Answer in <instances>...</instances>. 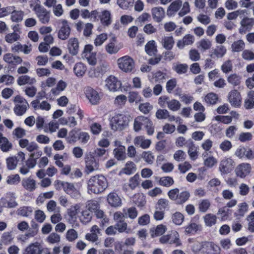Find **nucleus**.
Here are the masks:
<instances>
[{
	"label": "nucleus",
	"mask_w": 254,
	"mask_h": 254,
	"mask_svg": "<svg viewBox=\"0 0 254 254\" xmlns=\"http://www.w3.org/2000/svg\"><path fill=\"white\" fill-rule=\"evenodd\" d=\"M107 187V179L102 175L92 176L87 182V191L89 194L102 193Z\"/></svg>",
	"instance_id": "1"
},
{
	"label": "nucleus",
	"mask_w": 254,
	"mask_h": 254,
	"mask_svg": "<svg viewBox=\"0 0 254 254\" xmlns=\"http://www.w3.org/2000/svg\"><path fill=\"white\" fill-rule=\"evenodd\" d=\"M178 14L179 16L183 17L190 12V6L189 2L185 1L183 3L181 0H175L168 6L167 10V14L169 16H174L180 9Z\"/></svg>",
	"instance_id": "2"
},
{
	"label": "nucleus",
	"mask_w": 254,
	"mask_h": 254,
	"mask_svg": "<svg viewBox=\"0 0 254 254\" xmlns=\"http://www.w3.org/2000/svg\"><path fill=\"white\" fill-rule=\"evenodd\" d=\"M145 128L149 135H152L154 132V126L152 122L144 116H138L134 121L133 129L135 132Z\"/></svg>",
	"instance_id": "3"
},
{
	"label": "nucleus",
	"mask_w": 254,
	"mask_h": 254,
	"mask_svg": "<svg viewBox=\"0 0 254 254\" xmlns=\"http://www.w3.org/2000/svg\"><path fill=\"white\" fill-rule=\"evenodd\" d=\"M110 126L112 130L116 131L124 129L127 125L129 119L122 114H113L109 118Z\"/></svg>",
	"instance_id": "4"
},
{
	"label": "nucleus",
	"mask_w": 254,
	"mask_h": 254,
	"mask_svg": "<svg viewBox=\"0 0 254 254\" xmlns=\"http://www.w3.org/2000/svg\"><path fill=\"white\" fill-rule=\"evenodd\" d=\"M30 8L35 12L39 21L43 24H46L50 20V13L40 4L39 0H33L30 2Z\"/></svg>",
	"instance_id": "5"
},
{
	"label": "nucleus",
	"mask_w": 254,
	"mask_h": 254,
	"mask_svg": "<svg viewBox=\"0 0 254 254\" xmlns=\"http://www.w3.org/2000/svg\"><path fill=\"white\" fill-rule=\"evenodd\" d=\"M18 143L21 148H26L28 152H31L30 158L35 159L36 161L42 156V151L35 142L29 141L27 139H20Z\"/></svg>",
	"instance_id": "6"
},
{
	"label": "nucleus",
	"mask_w": 254,
	"mask_h": 254,
	"mask_svg": "<svg viewBox=\"0 0 254 254\" xmlns=\"http://www.w3.org/2000/svg\"><path fill=\"white\" fill-rule=\"evenodd\" d=\"M119 68L125 72H130L134 68L135 64L133 60L128 56H125L117 60Z\"/></svg>",
	"instance_id": "7"
},
{
	"label": "nucleus",
	"mask_w": 254,
	"mask_h": 254,
	"mask_svg": "<svg viewBox=\"0 0 254 254\" xmlns=\"http://www.w3.org/2000/svg\"><path fill=\"white\" fill-rule=\"evenodd\" d=\"M14 102L15 106L14 108V113L19 116L24 115L29 107V104L27 101L20 96H16Z\"/></svg>",
	"instance_id": "8"
},
{
	"label": "nucleus",
	"mask_w": 254,
	"mask_h": 254,
	"mask_svg": "<svg viewBox=\"0 0 254 254\" xmlns=\"http://www.w3.org/2000/svg\"><path fill=\"white\" fill-rule=\"evenodd\" d=\"M85 93L90 103L93 105L98 104L102 97L101 93L98 92L91 87L85 88Z\"/></svg>",
	"instance_id": "9"
},
{
	"label": "nucleus",
	"mask_w": 254,
	"mask_h": 254,
	"mask_svg": "<svg viewBox=\"0 0 254 254\" xmlns=\"http://www.w3.org/2000/svg\"><path fill=\"white\" fill-rule=\"evenodd\" d=\"M114 146L115 147L113 150L114 157L119 161L124 160L126 158L125 146L123 145L121 142L119 140L115 141Z\"/></svg>",
	"instance_id": "10"
},
{
	"label": "nucleus",
	"mask_w": 254,
	"mask_h": 254,
	"mask_svg": "<svg viewBox=\"0 0 254 254\" xmlns=\"http://www.w3.org/2000/svg\"><path fill=\"white\" fill-rule=\"evenodd\" d=\"M105 86L112 92L117 91L121 87V82L114 76L110 75L105 80Z\"/></svg>",
	"instance_id": "11"
},
{
	"label": "nucleus",
	"mask_w": 254,
	"mask_h": 254,
	"mask_svg": "<svg viewBox=\"0 0 254 254\" xmlns=\"http://www.w3.org/2000/svg\"><path fill=\"white\" fill-rule=\"evenodd\" d=\"M234 163V161L231 158H224L220 163L219 167V171L222 174L230 173L233 168Z\"/></svg>",
	"instance_id": "12"
},
{
	"label": "nucleus",
	"mask_w": 254,
	"mask_h": 254,
	"mask_svg": "<svg viewBox=\"0 0 254 254\" xmlns=\"http://www.w3.org/2000/svg\"><path fill=\"white\" fill-rule=\"evenodd\" d=\"M99 163L94 157H87L85 159V171L87 174H90L99 170Z\"/></svg>",
	"instance_id": "13"
},
{
	"label": "nucleus",
	"mask_w": 254,
	"mask_h": 254,
	"mask_svg": "<svg viewBox=\"0 0 254 254\" xmlns=\"http://www.w3.org/2000/svg\"><path fill=\"white\" fill-rule=\"evenodd\" d=\"M252 167L250 164L243 163L237 166L235 172L237 176L244 178L250 173Z\"/></svg>",
	"instance_id": "14"
},
{
	"label": "nucleus",
	"mask_w": 254,
	"mask_h": 254,
	"mask_svg": "<svg viewBox=\"0 0 254 254\" xmlns=\"http://www.w3.org/2000/svg\"><path fill=\"white\" fill-rule=\"evenodd\" d=\"M108 67L106 65L101 64L95 68H90L88 74L91 78H99L103 76L107 71Z\"/></svg>",
	"instance_id": "15"
},
{
	"label": "nucleus",
	"mask_w": 254,
	"mask_h": 254,
	"mask_svg": "<svg viewBox=\"0 0 254 254\" xmlns=\"http://www.w3.org/2000/svg\"><path fill=\"white\" fill-rule=\"evenodd\" d=\"M228 100L231 105L234 107H239L241 104L242 98L240 93L236 90L229 92Z\"/></svg>",
	"instance_id": "16"
},
{
	"label": "nucleus",
	"mask_w": 254,
	"mask_h": 254,
	"mask_svg": "<svg viewBox=\"0 0 254 254\" xmlns=\"http://www.w3.org/2000/svg\"><path fill=\"white\" fill-rule=\"evenodd\" d=\"M70 33V28L67 21L64 20H63L58 32L59 38L63 40H66L68 38Z\"/></svg>",
	"instance_id": "17"
},
{
	"label": "nucleus",
	"mask_w": 254,
	"mask_h": 254,
	"mask_svg": "<svg viewBox=\"0 0 254 254\" xmlns=\"http://www.w3.org/2000/svg\"><path fill=\"white\" fill-rule=\"evenodd\" d=\"M210 152H204L202 154L203 164L207 168H211L216 165L218 163L217 159L210 154Z\"/></svg>",
	"instance_id": "18"
},
{
	"label": "nucleus",
	"mask_w": 254,
	"mask_h": 254,
	"mask_svg": "<svg viewBox=\"0 0 254 254\" xmlns=\"http://www.w3.org/2000/svg\"><path fill=\"white\" fill-rule=\"evenodd\" d=\"M42 250L38 242L31 243L23 250L22 254H41Z\"/></svg>",
	"instance_id": "19"
},
{
	"label": "nucleus",
	"mask_w": 254,
	"mask_h": 254,
	"mask_svg": "<svg viewBox=\"0 0 254 254\" xmlns=\"http://www.w3.org/2000/svg\"><path fill=\"white\" fill-rule=\"evenodd\" d=\"M133 143L136 146L145 149L150 147L151 141L150 139L145 138L144 136L139 135L134 138Z\"/></svg>",
	"instance_id": "20"
},
{
	"label": "nucleus",
	"mask_w": 254,
	"mask_h": 254,
	"mask_svg": "<svg viewBox=\"0 0 254 254\" xmlns=\"http://www.w3.org/2000/svg\"><path fill=\"white\" fill-rule=\"evenodd\" d=\"M80 205L76 204L71 206L67 209V214L68 216V222L73 223L77 219V215L79 211Z\"/></svg>",
	"instance_id": "21"
},
{
	"label": "nucleus",
	"mask_w": 254,
	"mask_h": 254,
	"mask_svg": "<svg viewBox=\"0 0 254 254\" xmlns=\"http://www.w3.org/2000/svg\"><path fill=\"white\" fill-rule=\"evenodd\" d=\"M220 248L212 243L205 242L202 254H219Z\"/></svg>",
	"instance_id": "22"
},
{
	"label": "nucleus",
	"mask_w": 254,
	"mask_h": 254,
	"mask_svg": "<svg viewBox=\"0 0 254 254\" xmlns=\"http://www.w3.org/2000/svg\"><path fill=\"white\" fill-rule=\"evenodd\" d=\"M67 49L70 54L73 56L76 55L79 51V42L76 38H71L68 41Z\"/></svg>",
	"instance_id": "23"
},
{
	"label": "nucleus",
	"mask_w": 254,
	"mask_h": 254,
	"mask_svg": "<svg viewBox=\"0 0 254 254\" xmlns=\"http://www.w3.org/2000/svg\"><path fill=\"white\" fill-rule=\"evenodd\" d=\"M3 60L5 63L14 65L19 64L22 62V60L20 57L14 56L11 53L4 54Z\"/></svg>",
	"instance_id": "24"
},
{
	"label": "nucleus",
	"mask_w": 254,
	"mask_h": 254,
	"mask_svg": "<svg viewBox=\"0 0 254 254\" xmlns=\"http://www.w3.org/2000/svg\"><path fill=\"white\" fill-rule=\"evenodd\" d=\"M226 49L224 46H217L211 50L210 56L213 59L221 58L226 54Z\"/></svg>",
	"instance_id": "25"
},
{
	"label": "nucleus",
	"mask_w": 254,
	"mask_h": 254,
	"mask_svg": "<svg viewBox=\"0 0 254 254\" xmlns=\"http://www.w3.org/2000/svg\"><path fill=\"white\" fill-rule=\"evenodd\" d=\"M151 14L154 20L159 22L165 16V11L161 7H155L152 8Z\"/></svg>",
	"instance_id": "26"
},
{
	"label": "nucleus",
	"mask_w": 254,
	"mask_h": 254,
	"mask_svg": "<svg viewBox=\"0 0 254 254\" xmlns=\"http://www.w3.org/2000/svg\"><path fill=\"white\" fill-rule=\"evenodd\" d=\"M109 204L113 207H119L122 205V200L118 195L115 192L110 193L107 196Z\"/></svg>",
	"instance_id": "27"
},
{
	"label": "nucleus",
	"mask_w": 254,
	"mask_h": 254,
	"mask_svg": "<svg viewBox=\"0 0 254 254\" xmlns=\"http://www.w3.org/2000/svg\"><path fill=\"white\" fill-rule=\"evenodd\" d=\"M0 131V149L3 151L7 152L12 149V143L8 140V139L3 136Z\"/></svg>",
	"instance_id": "28"
},
{
	"label": "nucleus",
	"mask_w": 254,
	"mask_h": 254,
	"mask_svg": "<svg viewBox=\"0 0 254 254\" xmlns=\"http://www.w3.org/2000/svg\"><path fill=\"white\" fill-rule=\"evenodd\" d=\"M194 41V37L190 34L186 35L182 40H179L177 44L179 49H183L185 46L191 45Z\"/></svg>",
	"instance_id": "29"
},
{
	"label": "nucleus",
	"mask_w": 254,
	"mask_h": 254,
	"mask_svg": "<svg viewBox=\"0 0 254 254\" xmlns=\"http://www.w3.org/2000/svg\"><path fill=\"white\" fill-rule=\"evenodd\" d=\"M67 86L65 82L60 80L57 84L56 86L52 88L51 92L54 96L59 95L61 92L65 90Z\"/></svg>",
	"instance_id": "30"
},
{
	"label": "nucleus",
	"mask_w": 254,
	"mask_h": 254,
	"mask_svg": "<svg viewBox=\"0 0 254 254\" xmlns=\"http://www.w3.org/2000/svg\"><path fill=\"white\" fill-rule=\"evenodd\" d=\"M86 69V65L82 63H76L73 67L74 73L78 77H82L84 75Z\"/></svg>",
	"instance_id": "31"
},
{
	"label": "nucleus",
	"mask_w": 254,
	"mask_h": 254,
	"mask_svg": "<svg viewBox=\"0 0 254 254\" xmlns=\"http://www.w3.org/2000/svg\"><path fill=\"white\" fill-rule=\"evenodd\" d=\"M139 175L137 174H136L134 176L129 179L127 184L124 185V188L127 190V188L126 187L128 186L131 190H134L139 185Z\"/></svg>",
	"instance_id": "32"
},
{
	"label": "nucleus",
	"mask_w": 254,
	"mask_h": 254,
	"mask_svg": "<svg viewBox=\"0 0 254 254\" xmlns=\"http://www.w3.org/2000/svg\"><path fill=\"white\" fill-rule=\"evenodd\" d=\"M169 244H174L176 247H180L182 245V243L180 239V235L177 232H172L169 234Z\"/></svg>",
	"instance_id": "33"
},
{
	"label": "nucleus",
	"mask_w": 254,
	"mask_h": 254,
	"mask_svg": "<svg viewBox=\"0 0 254 254\" xmlns=\"http://www.w3.org/2000/svg\"><path fill=\"white\" fill-rule=\"evenodd\" d=\"M36 82V80L34 78L30 77L28 75H22L17 79V83L20 86L26 84H33L35 83Z\"/></svg>",
	"instance_id": "34"
},
{
	"label": "nucleus",
	"mask_w": 254,
	"mask_h": 254,
	"mask_svg": "<svg viewBox=\"0 0 254 254\" xmlns=\"http://www.w3.org/2000/svg\"><path fill=\"white\" fill-rule=\"evenodd\" d=\"M123 211L125 214L126 218H129L131 219H134L138 215L137 210L134 207L124 208Z\"/></svg>",
	"instance_id": "35"
},
{
	"label": "nucleus",
	"mask_w": 254,
	"mask_h": 254,
	"mask_svg": "<svg viewBox=\"0 0 254 254\" xmlns=\"http://www.w3.org/2000/svg\"><path fill=\"white\" fill-rule=\"evenodd\" d=\"M63 190L66 193L72 196H75L78 194V191L71 183L65 182Z\"/></svg>",
	"instance_id": "36"
},
{
	"label": "nucleus",
	"mask_w": 254,
	"mask_h": 254,
	"mask_svg": "<svg viewBox=\"0 0 254 254\" xmlns=\"http://www.w3.org/2000/svg\"><path fill=\"white\" fill-rule=\"evenodd\" d=\"M23 187L27 190L32 191L36 188L35 181L30 178L24 179L22 182Z\"/></svg>",
	"instance_id": "37"
},
{
	"label": "nucleus",
	"mask_w": 254,
	"mask_h": 254,
	"mask_svg": "<svg viewBox=\"0 0 254 254\" xmlns=\"http://www.w3.org/2000/svg\"><path fill=\"white\" fill-rule=\"evenodd\" d=\"M116 38H113L111 41L106 46V50L110 54H114L119 51L120 49L115 45Z\"/></svg>",
	"instance_id": "38"
},
{
	"label": "nucleus",
	"mask_w": 254,
	"mask_h": 254,
	"mask_svg": "<svg viewBox=\"0 0 254 254\" xmlns=\"http://www.w3.org/2000/svg\"><path fill=\"white\" fill-rule=\"evenodd\" d=\"M136 170L135 164L131 161L127 162L122 170V172L128 175H131L134 173Z\"/></svg>",
	"instance_id": "39"
},
{
	"label": "nucleus",
	"mask_w": 254,
	"mask_h": 254,
	"mask_svg": "<svg viewBox=\"0 0 254 254\" xmlns=\"http://www.w3.org/2000/svg\"><path fill=\"white\" fill-rule=\"evenodd\" d=\"M115 225L119 233H129L130 231V229L127 227V224L125 221L116 222Z\"/></svg>",
	"instance_id": "40"
},
{
	"label": "nucleus",
	"mask_w": 254,
	"mask_h": 254,
	"mask_svg": "<svg viewBox=\"0 0 254 254\" xmlns=\"http://www.w3.org/2000/svg\"><path fill=\"white\" fill-rule=\"evenodd\" d=\"M169 208V202L168 200L164 198H161L157 201L155 209L165 211L166 209Z\"/></svg>",
	"instance_id": "41"
},
{
	"label": "nucleus",
	"mask_w": 254,
	"mask_h": 254,
	"mask_svg": "<svg viewBox=\"0 0 254 254\" xmlns=\"http://www.w3.org/2000/svg\"><path fill=\"white\" fill-rule=\"evenodd\" d=\"M101 23L104 25H109L111 23V13L108 10H104L100 15Z\"/></svg>",
	"instance_id": "42"
},
{
	"label": "nucleus",
	"mask_w": 254,
	"mask_h": 254,
	"mask_svg": "<svg viewBox=\"0 0 254 254\" xmlns=\"http://www.w3.org/2000/svg\"><path fill=\"white\" fill-rule=\"evenodd\" d=\"M181 107L180 102L176 99H169L167 102V107L170 110L173 112L178 111Z\"/></svg>",
	"instance_id": "43"
},
{
	"label": "nucleus",
	"mask_w": 254,
	"mask_h": 254,
	"mask_svg": "<svg viewBox=\"0 0 254 254\" xmlns=\"http://www.w3.org/2000/svg\"><path fill=\"white\" fill-rule=\"evenodd\" d=\"M11 19L13 22H18L21 21L24 16V12L22 10H15L14 9L10 13Z\"/></svg>",
	"instance_id": "44"
},
{
	"label": "nucleus",
	"mask_w": 254,
	"mask_h": 254,
	"mask_svg": "<svg viewBox=\"0 0 254 254\" xmlns=\"http://www.w3.org/2000/svg\"><path fill=\"white\" fill-rule=\"evenodd\" d=\"M190 243L192 242V245L191 246L192 251L195 253L199 252L201 251V253H203V249L204 246V243L203 242H199L196 241H192V240L189 239Z\"/></svg>",
	"instance_id": "45"
},
{
	"label": "nucleus",
	"mask_w": 254,
	"mask_h": 254,
	"mask_svg": "<svg viewBox=\"0 0 254 254\" xmlns=\"http://www.w3.org/2000/svg\"><path fill=\"white\" fill-rule=\"evenodd\" d=\"M161 42L164 48L168 50L172 49L174 44V41L172 36L164 37Z\"/></svg>",
	"instance_id": "46"
},
{
	"label": "nucleus",
	"mask_w": 254,
	"mask_h": 254,
	"mask_svg": "<svg viewBox=\"0 0 254 254\" xmlns=\"http://www.w3.org/2000/svg\"><path fill=\"white\" fill-rule=\"evenodd\" d=\"M79 133L80 130H79L73 129L70 131L66 137L67 141L70 143L77 141L79 139Z\"/></svg>",
	"instance_id": "47"
},
{
	"label": "nucleus",
	"mask_w": 254,
	"mask_h": 254,
	"mask_svg": "<svg viewBox=\"0 0 254 254\" xmlns=\"http://www.w3.org/2000/svg\"><path fill=\"white\" fill-rule=\"evenodd\" d=\"M145 49L146 52L149 55H154L157 51L155 42L153 40L150 41L146 44Z\"/></svg>",
	"instance_id": "48"
},
{
	"label": "nucleus",
	"mask_w": 254,
	"mask_h": 254,
	"mask_svg": "<svg viewBox=\"0 0 254 254\" xmlns=\"http://www.w3.org/2000/svg\"><path fill=\"white\" fill-rule=\"evenodd\" d=\"M231 213V210L227 206H224L218 209L217 215L221 216V220L224 221L228 218Z\"/></svg>",
	"instance_id": "49"
},
{
	"label": "nucleus",
	"mask_w": 254,
	"mask_h": 254,
	"mask_svg": "<svg viewBox=\"0 0 254 254\" xmlns=\"http://www.w3.org/2000/svg\"><path fill=\"white\" fill-rule=\"evenodd\" d=\"M212 46L211 42L208 39H203L198 43L197 48L201 51L209 50Z\"/></svg>",
	"instance_id": "50"
},
{
	"label": "nucleus",
	"mask_w": 254,
	"mask_h": 254,
	"mask_svg": "<svg viewBox=\"0 0 254 254\" xmlns=\"http://www.w3.org/2000/svg\"><path fill=\"white\" fill-rule=\"evenodd\" d=\"M218 99V95L212 92L207 94L204 97L205 102L209 105L216 104Z\"/></svg>",
	"instance_id": "51"
},
{
	"label": "nucleus",
	"mask_w": 254,
	"mask_h": 254,
	"mask_svg": "<svg viewBox=\"0 0 254 254\" xmlns=\"http://www.w3.org/2000/svg\"><path fill=\"white\" fill-rule=\"evenodd\" d=\"M201 228L200 225L195 223H190L185 227V232L187 234H194Z\"/></svg>",
	"instance_id": "52"
},
{
	"label": "nucleus",
	"mask_w": 254,
	"mask_h": 254,
	"mask_svg": "<svg viewBox=\"0 0 254 254\" xmlns=\"http://www.w3.org/2000/svg\"><path fill=\"white\" fill-rule=\"evenodd\" d=\"M119 6L123 9H127L133 5L134 0H117Z\"/></svg>",
	"instance_id": "53"
},
{
	"label": "nucleus",
	"mask_w": 254,
	"mask_h": 254,
	"mask_svg": "<svg viewBox=\"0 0 254 254\" xmlns=\"http://www.w3.org/2000/svg\"><path fill=\"white\" fill-rule=\"evenodd\" d=\"M32 211V207L30 206H23L18 209L17 214L24 217H28L31 214Z\"/></svg>",
	"instance_id": "54"
},
{
	"label": "nucleus",
	"mask_w": 254,
	"mask_h": 254,
	"mask_svg": "<svg viewBox=\"0 0 254 254\" xmlns=\"http://www.w3.org/2000/svg\"><path fill=\"white\" fill-rule=\"evenodd\" d=\"M216 216L211 213L207 214L204 217L206 225L209 227L212 226L216 223Z\"/></svg>",
	"instance_id": "55"
},
{
	"label": "nucleus",
	"mask_w": 254,
	"mask_h": 254,
	"mask_svg": "<svg viewBox=\"0 0 254 254\" xmlns=\"http://www.w3.org/2000/svg\"><path fill=\"white\" fill-rule=\"evenodd\" d=\"M245 48V43L242 40L234 42L231 45L233 52H238L242 51Z\"/></svg>",
	"instance_id": "56"
},
{
	"label": "nucleus",
	"mask_w": 254,
	"mask_h": 254,
	"mask_svg": "<svg viewBox=\"0 0 254 254\" xmlns=\"http://www.w3.org/2000/svg\"><path fill=\"white\" fill-rule=\"evenodd\" d=\"M60 241L61 237L56 233H52L46 238V241L50 244H58Z\"/></svg>",
	"instance_id": "57"
},
{
	"label": "nucleus",
	"mask_w": 254,
	"mask_h": 254,
	"mask_svg": "<svg viewBox=\"0 0 254 254\" xmlns=\"http://www.w3.org/2000/svg\"><path fill=\"white\" fill-rule=\"evenodd\" d=\"M210 206V202L208 199L201 200L198 203L199 210L201 212H205Z\"/></svg>",
	"instance_id": "58"
},
{
	"label": "nucleus",
	"mask_w": 254,
	"mask_h": 254,
	"mask_svg": "<svg viewBox=\"0 0 254 254\" xmlns=\"http://www.w3.org/2000/svg\"><path fill=\"white\" fill-rule=\"evenodd\" d=\"M190 194L188 191H183L179 193V195L176 200L178 204H182L185 202L190 197Z\"/></svg>",
	"instance_id": "59"
},
{
	"label": "nucleus",
	"mask_w": 254,
	"mask_h": 254,
	"mask_svg": "<svg viewBox=\"0 0 254 254\" xmlns=\"http://www.w3.org/2000/svg\"><path fill=\"white\" fill-rule=\"evenodd\" d=\"M141 157L147 164H151L154 161V156L150 151H144L141 154Z\"/></svg>",
	"instance_id": "60"
},
{
	"label": "nucleus",
	"mask_w": 254,
	"mask_h": 254,
	"mask_svg": "<svg viewBox=\"0 0 254 254\" xmlns=\"http://www.w3.org/2000/svg\"><path fill=\"white\" fill-rule=\"evenodd\" d=\"M108 35L106 33H102L97 35L94 40V44L96 46H101L107 39Z\"/></svg>",
	"instance_id": "61"
},
{
	"label": "nucleus",
	"mask_w": 254,
	"mask_h": 254,
	"mask_svg": "<svg viewBox=\"0 0 254 254\" xmlns=\"http://www.w3.org/2000/svg\"><path fill=\"white\" fill-rule=\"evenodd\" d=\"M172 219L174 224L177 225H180L184 221V217L181 213L177 212L173 214Z\"/></svg>",
	"instance_id": "62"
},
{
	"label": "nucleus",
	"mask_w": 254,
	"mask_h": 254,
	"mask_svg": "<svg viewBox=\"0 0 254 254\" xmlns=\"http://www.w3.org/2000/svg\"><path fill=\"white\" fill-rule=\"evenodd\" d=\"M92 218V213L87 209L82 211L80 220L84 223H86L90 221Z\"/></svg>",
	"instance_id": "63"
},
{
	"label": "nucleus",
	"mask_w": 254,
	"mask_h": 254,
	"mask_svg": "<svg viewBox=\"0 0 254 254\" xmlns=\"http://www.w3.org/2000/svg\"><path fill=\"white\" fill-rule=\"evenodd\" d=\"M77 238V232L73 229H69L66 233V239L69 242H73Z\"/></svg>",
	"instance_id": "64"
}]
</instances>
